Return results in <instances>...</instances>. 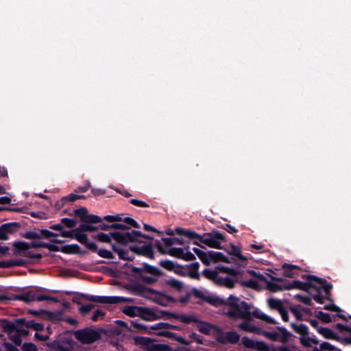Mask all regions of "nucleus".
<instances>
[{
	"label": "nucleus",
	"mask_w": 351,
	"mask_h": 351,
	"mask_svg": "<svg viewBox=\"0 0 351 351\" xmlns=\"http://www.w3.org/2000/svg\"><path fill=\"white\" fill-rule=\"evenodd\" d=\"M191 293L195 298L201 299L204 302H206L215 306L227 304L229 306L227 315L231 319L240 318L248 321L252 319L250 305L245 301H241L240 303H238L239 298L233 295H230L228 302H225L223 299L210 295H206L202 291L195 287L191 289Z\"/></svg>",
	"instance_id": "obj_1"
},
{
	"label": "nucleus",
	"mask_w": 351,
	"mask_h": 351,
	"mask_svg": "<svg viewBox=\"0 0 351 351\" xmlns=\"http://www.w3.org/2000/svg\"><path fill=\"white\" fill-rule=\"evenodd\" d=\"M124 266L131 269V272L135 278L148 285L156 283L158 277L165 275L162 270L147 263H143L139 267L128 263H125Z\"/></svg>",
	"instance_id": "obj_2"
},
{
	"label": "nucleus",
	"mask_w": 351,
	"mask_h": 351,
	"mask_svg": "<svg viewBox=\"0 0 351 351\" xmlns=\"http://www.w3.org/2000/svg\"><path fill=\"white\" fill-rule=\"evenodd\" d=\"M303 279L306 280V282L300 280H293V282L285 281L281 278L271 277L274 281L285 282V288L286 290H291L293 289L302 290L304 291L311 292L313 287H315L318 284L326 282V279L317 277L311 274H304L302 276Z\"/></svg>",
	"instance_id": "obj_3"
},
{
	"label": "nucleus",
	"mask_w": 351,
	"mask_h": 351,
	"mask_svg": "<svg viewBox=\"0 0 351 351\" xmlns=\"http://www.w3.org/2000/svg\"><path fill=\"white\" fill-rule=\"evenodd\" d=\"M111 236L119 245L122 246H127L130 243H143V241L138 240L139 237L151 241L154 239L152 236L143 234L141 232L137 230H132L130 232L114 231V232H111Z\"/></svg>",
	"instance_id": "obj_4"
},
{
	"label": "nucleus",
	"mask_w": 351,
	"mask_h": 351,
	"mask_svg": "<svg viewBox=\"0 0 351 351\" xmlns=\"http://www.w3.org/2000/svg\"><path fill=\"white\" fill-rule=\"evenodd\" d=\"M41 288L35 287L32 289L23 293L15 295L14 296V300L23 301L25 303H29L34 301H44V300H51L53 302H56V298L44 294H40Z\"/></svg>",
	"instance_id": "obj_5"
},
{
	"label": "nucleus",
	"mask_w": 351,
	"mask_h": 351,
	"mask_svg": "<svg viewBox=\"0 0 351 351\" xmlns=\"http://www.w3.org/2000/svg\"><path fill=\"white\" fill-rule=\"evenodd\" d=\"M332 289V285L326 280V282L318 284L315 287H313L309 294L315 302L323 304L325 300H331Z\"/></svg>",
	"instance_id": "obj_6"
},
{
	"label": "nucleus",
	"mask_w": 351,
	"mask_h": 351,
	"mask_svg": "<svg viewBox=\"0 0 351 351\" xmlns=\"http://www.w3.org/2000/svg\"><path fill=\"white\" fill-rule=\"evenodd\" d=\"M81 298L88 301L102 303V304H119L123 302H133L134 299L122 296H98L85 293H80Z\"/></svg>",
	"instance_id": "obj_7"
},
{
	"label": "nucleus",
	"mask_w": 351,
	"mask_h": 351,
	"mask_svg": "<svg viewBox=\"0 0 351 351\" xmlns=\"http://www.w3.org/2000/svg\"><path fill=\"white\" fill-rule=\"evenodd\" d=\"M199 268V264L198 262H194L185 265L178 264L174 273L182 277H189L190 278L199 280L200 279Z\"/></svg>",
	"instance_id": "obj_8"
},
{
	"label": "nucleus",
	"mask_w": 351,
	"mask_h": 351,
	"mask_svg": "<svg viewBox=\"0 0 351 351\" xmlns=\"http://www.w3.org/2000/svg\"><path fill=\"white\" fill-rule=\"evenodd\" d=\"M225 236L219 231H212L211 232L204 234L202 239L199 240V244L204 243L209 247L222 249L221 242L225 241Z\"/></svg>",
	"instance_id": "obj_9"
},
{
	"label": "nucleus",
	"mask_w": 351,
	"mask_h": 351,
	"mask_svg": "<svg viewBox=\"0 0 351 351\" xmlns=\"http://www.w3.org/2000/svg\"><path fill=\"white\" fill-rule=\"evenodd\" d=\"M276 329L280 334L276 331L271 332L267 330H263L260 334L271 341H280L282 343L288 342L289 339L293 337V335L283 326H277Z\"/></svg>",
	"instance_id": "obj_10"
},
{
	"label": "nucleus",
	"mask_w": 351,
	"mask_h": 351,
	"mask_svg": "<svg viewBox=\"0 0 351 351\" xmlns=\"http://www.w3.org/2000/svg\"><path fill=\"white\" fill-rule=\"evenodd\" d=\"M141 243H131L129 245V250L133 254L138 256H143L151 260L155 258L154 251L152 243L139 245Z\"/></svg>",
	"instance_id": "obj_11"
},
{
	"label": "nucleus",
	"mask_w": 351,
	"mask_h": 351,
	"mask_svg": "<svg viewBox=\"0 0 351 351\" xmlns=\"http://www.w3.org/2000/svg\"><path fill=\"white\" fill-rule=\"evenodd\" d=\"M75 336L83 343H93L101 338V335L97 330L90 328L78 330L75 332Z\"/></svg>",
	"instance_id": "obj_12"
},
{
	"label": "nucleus",
	"mask_w": 351,
	"mask_h": 351,
	"mask_svg": "<svg viewBox=\"0 0 351 351\" xmlns=\"http://www.w3.org/2000/svg\"><path fill=\"white\" fill-rule=\"evenodd\" d=\"M75 215L80 217L83 223H98L101 222L102 218L96 215L88 214V209L86 207H81L74 210Z\"/></svg>",
	"instance_id": "obj_13"
},
{
	"label": "nucleus",
	"mask_w": 351,
	"mask_h": 351,
	"mask_svg": "<svg viewBox=\"0 0 351 351\" xmlns=\"http://www.w3.org/2000/svg\"><path fill=\"white\" fill-rule=\"evenodd\" d=\"M175 232L178 235L183 236L184 237L188 239L189 241H192L194 245L199 246L201 247H204L202 245L199 244V240L202 239V235L199 234L196 232L189 229H184L180 227L176 228Z\"/></svg>",
	"instance_id": "obj_14"
},
{
	"label": "nucleus",
	"mask_w": 351,
	"mask_h": 351,
	"mask_svg": "<svg viewBox=\"0 0 351 351\" xmlns=\"http://www.w3.org/2000/svg\"><path fill=\"white\" fill-rule=\"evenodd\" d=\"M240 339V335L234 331L221 332L217 337V341L221 344L228 343L236 344Z\"/></svg>",
	"instance_id": "obj_15"
},
{
	"label": "nucleus",
	"mask_w": 351,
	"mask_h": 351,
	"mask_svg": "<svg viewBox=\"0 0 351 351\" xmlns=\"http://www.w3.org/2000/svg\"><path fill=\"white\" fill-rule=\"evenodd\" d=\"M21 226V223L19 222L3 223L0 226V240H8V234L16 232Z\"/></svg>",
	"instance_id": "obj_16"
},
{
	"label": "nucleus",
	"mask_w": 351,
	"mask_h": 351,
	"mask_svg": "<svg viewBox=\"0 0 351 351\" xmlns=\"http://www.w3.org/2000/svg\"><path fill=\"white\" fill-rule=\"evenodd\" d=\"M157 296L154 298H151L154 302L156 304L162 306H167L169 303H175L176 300L175 298L165 294L163 292L158 291V293H154Z\"/></svg>",
	"instance_id": "obj_17"
},
{
	"label": "nucleus",
	"mask_w": 351,
	"mask_h": 351,
	"mask_svg": "<svg viewBox=\"0 0 351 351\" xmlns=\"http://www.w3.org/2000/svg\"><path fill=\"white\" fill-rule=\"evenodd\" d=\"M74 237L75 239L84 245L89 250L92 252L97 251V245L94 242L88 241L87 234L82 232H75Z\"/></svg>",
	"instance_id": "obj_18"
},
{
	"label": "nucleus",
	"mask_w": 351,
	"mask_h": 351,
	"mask_svg": "<svg viewBox=\"0 0 351 351\" xmlns=\"http://www.w3.org/2000/svg\"><path fill=\"white\" fill-rule=\"evenodd\" d=\"M134 291L136 295L150 299L149 294L158 293V291L137 283L133 285Z\"/></svg>",
	"instance_id": "obj_19"
},
{
	"label": "nucleus",
	"mask_w": 351,
	"mask_h": 351,
	"mask_svg": "<svg viewBox=\"0 0 351 351\" xmlns=\"http://www.w3.org/2000/svg\"><path fill=\"white\" fill-rule=\"evenodd\" d=\"M112 250L114 252L118 254L119 259L123 261H132L134 260L135 256L134 254L130 255L129 249H123L119 247L117 243L112 244Z\"/></svg>",
	"instance_id": "obj_20"
},
{
	"label": "nucleus",
	"mask_w": 351,
	"mask_h": 351,
	"mask_svg": "<svg viewBox=\"0 0 351 351\" xmlns=\"http://www.w3.org/2000/svg\"><path fill=\"white\" fill-rule=\"evenodd\" d=\"M238 282V278H233L230 276L222 277L219 276L217 278L215 285L218 287L232 289L234 287L235 283Z\"/></svg>",
	"instance_id": "obj_21"
},
{
	"label": "nucleus",
	"mask_w": 351,
	"mask_h": 351,
	"mask_svg": "<svg viewBox=\"0 0 351 351\" xmlns=\"http://www.w3.org/2000/svg\"><path fill=\"white\" fill-rule=\"evenodd\" d=\"M17 326H21V324H18L16 320L15 322H10L6 319H1V326L3 331L8 335L14 332L17 329Z\"/></svg>",
	"instance_id": "obj_22"
},
{
	"label": "nucleus",
	"mask_w": 351,
	"mask_h": 351,
	"mask_svg": "<svg viewBox=\"0 0 351 351\" xmlns=\"http://www.w3.org/2000/svg\"><path fill=\"white\" fill-rule=\"evenodd\" d=\"M18 324H21V326H25L27 328H32L37 332L43 331L44 330V325L41 323L35 322L34 320L26 321L25 319H16Z\"/></svg>",
	"instance_id": "obj_23"
},
{
	"label": "nucleus",
	"mask_w": 351,
	"mask_h": 351,
	"mask_svg": "<svg viewBox=\"0 0 351 351\" xmlns=\"http://www.w3.org/2000/svg\"><path fill=\"white\" fill-rule=\"evenodd\" d=\"M143 309V306L127 305L123 308L122 312L128 316L133 317L139 316L141 311H144Z\"/></svg>",
	"instance_id": "obj_24"
},
{
	"label": "nucleus",
	"mask_w": 351,
	"mask_h": 351,
	"mask_svg": "<svg viewBox=\"0 0 351 351\" xmlns=\"http://www.w3.org/2000/svg\"><path fill=\"white\" fill-rule=\"evenodd\" d=\"M143 308H144V311H141V315L138 316L141 318L147 321L156 320L161 318V316H158V315L154 313L152 309L143 306Z\"/></svg>",
	"instance_id": "obj_25"
},
{
	"label": "nucleus",
	"mask_w": 351,
	"mask_h": 351,
	"mask_svg": "<svg viewBox=\"0 0 351 351\" xmlns=\"http://www.w3.org/2000/svg\"><path fill=\"white\" fill-rule=\"evenodd\" d=\"M290 326L295 333L300 335V337H306L309 335L308 328L304 324L291 323Z\"/></svg>",
	"instance_id": "obj_26"
},
{
	"label": "nucleus",
	"mask_w": 351,
	"mask_h": 351,
	"mask_svg": "<svg viewBox=\"0 0 351 351\" xmlns=\"http://www.w3.org/2000/svg\"><path fill=\"white\" fill-rule=\"evenodd\" d=\"M319 333L323 335L326 339H333L337 341H341V337L328 328H319Z\"/></svg>",
	"instance_id": "obj_27"
},
{
	"label": "nucleus",
	"mask_w": 351,
	"mask_h": 351,
	"mask_svg": "<svg viewBox=\"0 0 351 351\" xmlns=\"http://www.w3.org/2000/svg\"><path fill=\"white\" fill-rule=\"evenodd\" d=\"M164 283L165 285L174 289L178 292H182L184 289L183 282L173 278L165 280Z\"/></svg>",
	"instance_id": "obj_28"
},
{
	"label": "nucleus",
	"mask_w": 351,
	"mask_h": 351,
	"mask_svg": "<svg viewBox=\"0 0 351 351\" xmlns=\"http://www.w3.org/2000/svg\"><path fill=\"white\" fill-rule=\"evenodd\" d=\"M282 268L283 269V274L285 277L288 278H295L297 274L294 272L295 269H301L295 265L288 264V263H284L282 266Z\"/></svg>",
	"instance_id": "obj_29"
},
{
	"label": "nucleus",
	"mask_w": 351,
	"mask_h": 351,
	"mask_svg": "<svg viewBox=\"0 0 351 351\" xmlns=\"http://www.w3.org/2000/svg\"><path fill=\"white\" fill-rule=\"evenodd\" d=\"M217 270L219 272L227 274L230 276V277L233 278H238L239 276H241L243 271L235 269L226 266H219L217 267Z\"/></svg>",
	"instance_id": "obj_30"
},
{
	"label": "nucleus",
	"mask_w": 351,
	"mask_h": 351,
	"mask_svg": "<svg viewBox=\"0 0 351 351\" xmlns=\"http://www.w3.org/2000/svg\"><path fill=\"white\" fill-rule=\"evenodd\" d=\"M248 320H245L242 323L239 324V328L244 331L254 332L259 334L260 328L254 325L251 324Z\"/></svg>",
	"instance_id": "obj_31"
},
{
	"label": "nucleus",
	"mask_w": 351,
	"mask_h": 351,
	"mask_svg": "<svg viewBox=\"0 0 351 351\" xmlns=\"http://www.w3.org/2000/svg\"><path fill=\"white\" fill-rule=\"evenodd\" d=\"M226 251L229 254L237 257V259L241 261H246L247 260L245 256L241 254L239 247L233 244H230L229 249L226 250Z\"/></svg>",
	"instance_id": "obj_32"
},
{
	"label": "nucleus",
	"mask_w": 351,
	"mask_h": 351,
	"mask_svg": "<svg viewBox=\"0 0 351 351\" xmlns=\"http://www.w3.org/2000/svg\"><path fill=\"white\" fill-rule=\"evenodd\" d=\"M13 246L15 247L14 254H16L24 253L25 255V253L27 252L26 251H27L29 249V243L22 241H15L13 243Z\"/></svg>",
	"instance_id": "obj_33"
},
{
	"label": "nucleus",
	"mask_w": 351,
	"mask_h": 351,
	"mask_svg": "<svg viewBox=\"0 0 351 351\" xmlns=\"http://www.w3.org/2000/svg\"><path fill=\"white\" fill-rule=\"evenodd\" d=\"M251 314H252V316H254L256 318L261 319L267 322L268 324H276L277 323L274 319H273L272 317H269V315L258 311L257 309L254 311L253 312H251Z\"/></svg>",
	"instance_id": "obj_34"
},
{
	"label": "nucleus",
	"mask_w": 351,
	"mask_h": 351,
	"mask_svg": "<svg viewBox=\"0 0 351 351\" xmlns=\"http://www.w3.org/2000/svg\"><path fill=\"white\" fill-rule=\"evenodd\" d=\"M300 343L305 348H309L311 346V343L317 345L319 341L316 339L315 335L310 337L309 335L306 337H300Z\"/></svg>",
	"instance_id": "obj_35"
},
{
	"label": "nucleus",
	"mask_w": 351,
	"mask_h": 351,
	"mask_svg": "<svg viewBox=\"0 0 351 351\" xmlns=\"http://www.w3.org/2000/svg\"><path fill=\"white\" fill-rule=\"evenodd\" d=\"M64 254H80V247L77 244L66 245L61 247Z\"/></svg>",
	"instance_id": "obj_36"
},
{
	"label": "nucleus",
	"mask_w": 351,
	"mask_h": 351,
	"mask_svg": "<svg viewBox=\"0 0 351 351\" xmlns=\"http://www.w3.org/2000/svg\"><path fill=\"white\" fill-rule=\"evenodd\" d=\"M134 343L136 345L142 346L143 347H146V349L148 346L152 343L153 340L149 337H141L136 336L134 338Z\"/></svg>",
	"instance_id": "obj_37"
},
{
	"label": "nucleus",
	"mask_w": 351,
	"mask_h": 351,
	"mask_svg": "<svg viewBox=\"0 0 351 351\" xmlns=\"http://www.w3.org/2000/svg\"><path fill=\"white\" fill-rule=\"evenodd\" d=\"M158 264L160 267H163L167 271L173 272H175V269H176L178 265V263H176L173 261L169 259L161 260Z\"/></svg>",
	"instance_id": "obj_38"
},
{
	"label": "nucleus",
	"mask_w": 351,
	"mask_h": 351,
	"mask_svg": "<svg viewBox=\"0 0 351 351\" xmlns=\"http://www.w3.org/2000/svg\"><path fill=\"white\" fill-rule=\"evenodd\" d=\"M267 304L270 308L277 310L278 312L284 308L282 301L279 299L269 298Z\"/></svg>",
	"instance_id": "obj_39"
},
{
	"label": "nucleus",
	"mask_w": 351,
	"mask_h": 351,
	"mask_svg": "<svg viewBox=\"0 0 351 351\" xmlns=\"http://www.w3.org/2000/svg\"><path fill=\"white\" fill-rule=\"evenodd\" d=\"M176 319H180L182 322L184 324H190V323H197L200 322V320L197 317L191 315H180L176 313V316L175 317Z\"/></svg>",
	"instance_id": "obj_40"
},
{
	"label": "nucleus",
	"mask_w": 351,
	"mask_h": 351,
	"mask_svg": "<svg viewBox=\"0 0 351 351\" xmlns=\"http://www.w3.org/2000/svg\"><path fill=\"white\" fill-rule=\"evenodd\" d=\"M211 261L214 263L219 261L228 263V258L222 253L219 252L210 251Z\"/></svg>",
	"instance_id": "obj_41"
},
{
	"label": "nucleus",
	"mask_w": 351,
	"mask_h": 351,
	"mask_svg": "<svg viewBox=\"0 0 351 351\" xmlns=\"http://www.w3.org/2000/svg\"><path fill=\"white\" fill-rule=\"evenodd\" d=\"M202 275L207 279L213 280L215 284L219 276L217 271L211 270L210 269H204L202 271Z\"/></svg>",
	"instance_id": "obj_42"
},
{
	"label": "nucleus",
	"mask_w": 351,
	"mask_h": 351,
	"mask_svg": "<svg viewBox=\"0 0 351 351\" xmlns=\"http://www.w3.org/2000/svg\"><path fill=\"white\" fill-rule=\"evenodd\" d=\"M111 232H110L109 234L102 232L99 233L95 237V239L100 242L110 243L112 245L113 243H112V239H113V237L111 236Z\"/></svg>",
	"instance_id": "obj_43"
},
{
	"label": "nucleus",
	"mask_w": 351,
	"mask_h": 351,
	"mask_svg": "<svg viewBox=\"0 0 351 351\" xmlns=\"http://www.w3.org/2000/svg\"><path fill=\"white\" fill-rule=\"evenodd\" d=\"M267 288L271 292H277L279 291L286 290L285 288V283L279 285L276 282L268 281L267 282Z\"/></svg>",
	"instance_id": "obj_44"
},
{
	"label": "nucleus",
	"mask_w": 351,
	"mask_h": 351,
	"mask_svg": "<svg viewBox=\"0 0 351 351\" xmlns=\"http://www.w3.org/2000/svg\"><path fill=\"white\" fill-rule=\"evenodd\" d=\"M171 348L165 344H153L148 346L146 351H170Z\"/></svg>",
	"instance_id": "obj_45"
},
{
	"label": "nucleus",
	"mask_w": 351,
	"mask_h": 351,
	"mask_svg": "<svg viewBox=\"0 0 351 351\" xmlns=\"http://www.w3.org/2000/svg\"><path fill=\"white\" fill-rule=\"evenodd\" d=\"M199 324V325L197 326L198 330L204 334V335H209L210 332V329L212 328L213 326L210 324H208L205 322H202L200 320V322H197Z\"/></svg>",
	"instance_id": "obj_46"
},
{
	"label": "nucleus",
	"mask_w": 351,
	"mask_h": 351,
	"mask_svg": "<svg viewBox=\"0 0 351 351\" xmlns=\"http://www.w3.org/2000/svg\"><path fill=\"white\" fill-rule=\"evenodd\" d=\"M24 265L23 260L18 261H0V268H7L12 266L19 265L22 266Z\"/></svg>",
	"instance_id": "obj_47"
},
{
	"label": "nucleus",
	"mask_w": 351,
	"mask_h": 351,
	"mask_svg": "<svg viewBox=\"0 0 351 351\" xmlns=\"http://www.w3.org/2000/svg\"><path fill=\"white\" fill-rule=\"evenodd\" d=\"M167 254L171 256L182 259L184 256V250L181 247H172L169 250L168 252H167Z\"/></svg>",
	"instance_id": "obj_48"
},
{
	"label": "nucleus",
	"mask_w": 351,
	"mask_h": 351,
	"mask_svg": "<svg viewBox=\"0 0 351 351\" xmlns=\"http://www.w3.org/2000/svg\"><path fill=\"white\" fill-rule=\"evenodd\" d=\"M176 329L177 327L168 323L160 322L157 323L150 327L152 330H160V329Z\"/></svg>",
	"instance_id": "obj_49"
},
{
	"label": "nucleus",
	"mask_w": 351,
	"mask_h": 351,
	"mask_svg": "<svg viewBox=\"0 0 351 351\" xmlns=\"http://www.w3.org/2000/svg\"><path fill=\"white\" fill-rule=\"evenodd\" d=\"M239 283L242 287L252 288L254 289H256L259 287L258 282L254 279H250L245 281H240Z\"/></svg>",
	"instance_id": "obj_50"
},
{
	"label": "nucleus",
	"mask_w": 351,
	"mask_h": 351,
	"mask_svg": "<svg viewBox=\"0 0 351 351\" xmlns=\"http://www.w3.org/2000/svg\"><path fill=\"white\" fill-rule=\"evenodd\" d=\"M210 254V251H208V252L202 251L197 256L205 265H209L212 261Z\"/></svg>",
	"instance_id": "obj_51"
},
{
	"label": "nucleus",
	"mask_w": 351,
	"mask_h": 351,
	"mask_svg": "<svg viewBox=\"0 0 351 351\" xmlns=\"http://www.w3.org/2000/svg\"><path fill=\"white\" fill-rule=\"evenodd\" d=\"M40 238L38 239H49L51 237H56L58 236L57 233L51 232L49 230L47 229H41L40 230L39 233Z\"/></svg>",
	"instance_id": "obj_52"
},
{
	"label": "nucleus",
	"mask_w": 351,
	"mask_h": 351,
	"mask_svg": "<svg viewBox=\"0 0 351 351\" xmlns=\"http://www.w3.org/2000/svg\"><path fill=\"white\" fill-rule=\"evenodd\" d=\"M80 199V195H76V194H74V193H71V194H69L67 196L63 197L60 199L61 206H64L68 202H75L77 199Z\"/></svg>",
	"instance_id": "obj_53"
},
{
	"label": "nucleus",
	"mask_w": 351,
	"mask_h": 351,
	"mask_svg": "<svg viewBox=\"0 0 351 351\" xmlns=\"http://www.w3.org/2000/svg\"><path fill=\"white\" fill-rule=\"evenodd\" d=\"M60 222L62 226L64 225L68 228H73L77 224V221L75 219L66 217L62 218Z\"/></svg>",
	"instance_id": "obj_54"
},
{
	"label": "nucleus",
	"mask_w": 351,
	"mask_h": 351,
	"mask_svg": "<svg viewBox=\"0 0 351 351\" xmlns=\"http://www.w3.org/2000/svg\"><path fill=\"white\" fill-rule=\"evenodd\" d=\"M95 252H97L100 257L104 258L112 259L114 258V256L112 254V252L106 249H97V251H96Z\"/></svg>",
	"instance_id": "obj_55"
},
{
	"label": "nucleus",
	"mask_w": 351,
	"mask_h": 351,
	"mask_svg": "<svg viewBox=\"0 0 351 351\" xmlns=\"http://www.w3.org/2000/svg\"><path fill=\"white\" fill-rule=\"evenodd\" d=\"M300 308H301L300 305L296 306H291L289 308L298 320H304L303 315L299 310Z\"/></svg>",
	"instance_id": "obj_56"
},
{
	"label": "nucleus",
	"mask_w": 351,
	"mask_h": 351,
	"mask_svg": "<svg viewBox=\"0 0 351 351\" xmlns=\"http://www.w3.org/2000/svg\"><path fill=\"white\" fill-rule=\"evenodd\" d=\"M316 316L324 323L332 322L331 317H330V314H328L327 313H324L323 311H319Z\"/></svg>",
	"instance_id": "obj_57"
},
{
	"label": "nucleus",
	"mask_w": 351,
	"mask_h": 351,
	"mask_svg": "<svg viewBox=\"0 0 351 351\" xmlns=\"http://www.w3.org/2000/svg\"><path fill=\"white\" fill-rule=\"evenodd\" d=\"M95 307V305L89 304H83L82 305L80 308L79 311L80 313L83 315H86L88 314L91 310Z\"/></svg>",
	"instance_id": "obj_58"
},
{
	"label": "nucleus",
	"mask_w": 351,
	"mask_h": 351,
	"mask_svg": "<svg viewBox=\"0 0 351 351\" xmlns=\"http://www.w3.org/2000/svg\"><path fill=\"white\" fill-rule=\"evenodd\" d=\"M320 347L322 350L324 351H341L340 349L335 348L334 346L326 341H324L322 343H320Z\"/></svg>",
	"instance_id": "obj_59"
},
{
	"label": "nucleus",
	"mask_w": 351,
	"mask_h": 351,
	"mask_svg": "<svg viewBox=\"0 0 351 351\" xmlns=\"http://www.w3.org/2000/svg\"><path fill=\"white\" fill-rule=\"evenodd\" d=\"M21 237L27 239H38L39 233L34 231H28L21 234Z\"/></svg>",
	"instance_id": "obj_60"
},
{
	"label": "nucleus",
	"mask_w": 351,
	"mask_h": 351,
	"mask_svg": "<svg viewBox=\"0 0 351 351\" xmlns=\"http://www.w3.org/2000/svg\"><path fill=\"white\" fill-rule=\"evenodd\" d=\"M10 339L12 341H13L16 346H20L22 344V339L20 337V334H18L16 332L9 335Z\"/></svg>",
	"instance_id": "obj_61"
},
{
	"label": "nucleus",
	"mask_w": 351,
	"mask_h": 351,
	"mask_svg": "<svg viewBox=\"0 0 351 351\" xmlns=\"http://www.w3.org/2000/svg\"><path fill=\"white\" fill-rule=\"evenodd\" d=\"M247 272L252 276L258 278L261 281H263V282L267 281L266 277L263 274L257 272L255 270L250 269V270H247Z\"/></svg>",
	"instance_id": "obj_62"
},
{
	"label": "nucleus",
	"mask_w": 351,
	"mask_h": 351,
	"mask_svg": "<svg viewBox=\"0 0 351 351\" xmlns=\"http://www.w3.org/2000/svg\"><path fill=\"white\" fill-rule=\"evenodd\" d=\"M106 220L108 222H118L122 221V218L119 215H106L102 218V221Z\"/></svg>",
	"instance_id": "obj_63"
},
{
	"label": "nucleus",
	"mask_w": 351,
	"mask_h": 351,
	"mask_svg": "<svg viewBox=\"0 0 351 351\" xmlns=\"http://www.w3.org/2000/svg\"><path fill=\"white\" fill-rule=\"evenodd\" d=\"M23 351H38L37 346L33 343H25L22 346Z\"/></svg>",
	"instance_id": "obj_64"
}]
</instances>
